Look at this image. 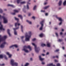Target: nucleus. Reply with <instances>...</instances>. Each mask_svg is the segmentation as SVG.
<instances>
[{
	"mask_svg": "<svg viewBox=\"0 0 66 66\" xmlns=\"http://www.w3.org/2000/svg\"><path fill=\"white\" fill-rule=\"evenodd\" d=\"M28 34L29 35H28V34L27 33H26L25 34V41H29L30 40V38L31 37V36L32 35L31 31L28 32Z\"/></svg>",
	"mask_w": 66,
	"mask_h": 66,
	"instance_id": "nucleus-1",
	"label": "nucleus"
},
{
	"mask_svg": "<svg viewBox=\"0 0 66 66\" xmlns=\"http://www.w3.org/2000/svg\"><path fill=\"white\" fill-rule=\"evenodd\" d=\"M20 26V24L18 23V22L15 23V27H16V28H13L14 30V34L15 35H17V32L15 30H17L19 29V26Z\"/></svg>",
	"mask_w": 66,
	"mask_h": 66,
	"instance_id": "nucleus-2",
	"label": "nucleus"
},
{
	"mask_svg": "<svg viewBox=\"0 0 66 66\" xmlns=\"http://www.w3.org/2000/svg\"><path fill=\"white\" fill-rule=\"evenodd\" d=\"M7 36H5L2 37V36L0 35V43L1 42H5V40Z\"/></svg>",
	"mask_w": 66,
	"mask_h": 66,
	"instance_id": "nucleus-3",
	"label": "nucleus"
},
{
	"mask_svg": "<svg viewBox=\"0 0 66 66\" xmlns=\"http://www.w3.org/2000/svg\"><path fill=\"white\" fill-rule=\"evenodd\" d=\"M32 45L34 46L35 47V51L36 52V53H38V51H39V50H38V48H37V46L34 43H32Z\"/></svg>",
	"mask_w": 66,
	"mask_h": 66,
	"instance_id": "nucleus-4",
	"label": "nucleus"
},
{
	"mask_svg": "<svg viewBox=\"0 0 66 66\" xmlns=\"http://www.w3.org/2000/svg\"><path fill=\"white\" fill-rule=\"evenodd\" d=\"M2 18H3L4 20V23H7L8 22V20L6 18L4 17V16H2Z\"/></svg>",
	"mask_w": 66,
	"mask_h": 66,
	"instance_id": "nucleus-5",
	"label": "nucleus"
},
{
	"mask_svg": "<svg viewBox=\"0 0 66 66\" xmlns=\"http://www.w3.org/2000/svg\"><path fill=\"white\" fill-rule=\"evenodd\" d=\"M44 20L42 21H41L40 23V24L41 25V26L40 28V30H43V26H44V24H43V23H44Z\"/></svg>",
	"mask_w": 66,
	"mask_h": 66,
	"instance_id": "nucleus-6",
	"label": "nucleus"
},
{
	"mask_svg": "<svg viewBox=\"0 0 66 66\" xmlns=\"http://www.w3.org/2000/svg\"><path fill=\"white\" fill-rule=\"evenodd\" d=\"M18 45H12L10 47V48H13V49H14V47L15 48H18Z\"/></svg>",
	"mask_w": 66,
	"mask_h": 66,
	"instance_id": "nucleus-7",
	"label": "nucleus"
},
{
	"mask_svg": "<svg viewBox=\"0 0 66 66\" xmlns=\"http://www.w3.org/2000/svg\"><path fill=\"white\" fill-rule=\"evenodd\" d=\"M24 48H28V49H29L30 51H31L32 50V49L31 48V47L30 45H28V46H25L24 47Z\"/></svg>",
	"mask_w": 66,
	"mask_h": 66,
	"instance_id": "nucleus-8",
	"label": "nucleus"
},
{
	"mask_svg": "<svg viewBox=\"0 0 66 66\" xmlns=\"http://www.w3.org/2000/svg\"><path fill=\"white\" fill-rule=\"evenodd\" d=\"M0 30H4L5 29L3 28V25L1 24V23L0 22Z\"/></svg>",
	"mask_w": 66,
	"mask_h": 66,
	"instance_id": "nucleus-9",
	"label": "nucleus"
},
{
	"mask_svg": "<svg viewBox=\"0 0 66 66\" xmlns=\"http://www.w3.org/2000/svg\"><path fill=\"white\" fill-rule=\"evenodd\" d=\"M6 44V42H4L1 45L0 47L2 48H4V44Z\"/></svg>",
	"mask_w": 66,
	"mask_h": 66,
	"instance_id": "nucleus-10",
	"label": "nucleus"
},
{
	"mask_svg": "<svg viewBox=\"0 0 66 66\" xmlns=\"http://www.w3.org/2000/svg\"><path fill=\"white\" fill-rule=\"evenodd\" d=\"M14 63V60L13 59H11V64L12 65H13V64Z\"/></svg>",
	"mask_w": 66,
	"mask_h": 66,
	"instance_id": "nucleus-11",
	"label": "nucleus"
},
{
	"mask_svg": "<svg viewBox=\"0 0 66 66\" xmlns=\"http://www.w3.org/2000/svg\"><path fill=\"white\" fill-rule=\"evenodd\" d=\"M6 54L7 55H8L9 57V58L11 57L12 56V55L11 54H10V53H9V52H7L6 53Z\"/></svg>",
	"mask_w": 66,
	"mask_h": 66,
	"instance_id": "nucleus-12",
	"label": "nucleus"
},
{
	"mask_svg": "<svg viewBox=\"0 0 66 66\" xmlns=\"http://www.w3.org/2000/svg\"><path fill=\"white\" fill-rule=\"evenodd\" d=\"M39 60H40L41 61H43L44 60V59L42 58L40 56H39Z\"/></svg>",
	"mask_w": 66,
	"mask_h": 66,
	"instance_id": "nucleus-13",
	"label": "nucleus"
},
{
	"mask_svg": "<svg viewBox=\"0 0 66 66\" xmlns=\"http://www.w3.org/2000/svg\"><path fill=\"white\" fill-rule=\"evenodd\" d=\"M26 48H24L23 49V50L25 52H26V53H28V52H29V51H28L27 50H26Z\"/></svg>",
	"mask_w": 66,
	"mask_h": 66,
	"instance_id": "nucleus-14",
	"label": "nucleus"
},
{
	"mask_svg": "<svg viewBox=\"0 0 66 66\" xmlns=\"http://www.w3.org/2000/svg\"><path fill=\"white\" fill-rule=\"evenodd\" d=\"M10 29H8L7 30V31L8 34L10 36H11V33H10Z\"/></svg>",
	"mask_w": 66,
	"mask_h": 66,
	"instance_id": "nucleus-15",
	"label": "nucleus"
},
{
	"mask_svg": "<svg viewBox=\"0 0 66 66\" xmlns=\"http://www.w3.org/2000/svg\"><path fill=\"white\" fill-rule=\"evenodd\" d=\"M21 39H22V42H23V43H24V40H23V38H24V36H22V37H21Z\"/></svg>",
	"mask_w": 66,
	"mask_h": 66,
	"instance_id": "nucleus-16",
	"label": "nucleus"
},
{
	"mask_svg": "<svg viewBox=\"0 0 66 66\" xmlns=\"http://www.w3.org/2000/svg\"><path fill=\"white\" fill-rule=\"evenodd\" d=\"M49 7H50V6L48 5L44 7V9L45 10H46V9H48V8H49Z\"/></svg>",
	"mask_w": 66,
	"mask_h": 66,
	"instance_id": "nucleus-17",
	"label": "nucleus"
},
{
	"mask_svg": "<svg viewBox=\"0 0 66 66\" xmlns=\"http://www.w3.org/2000/svg\"><path fill=\"white\" fill-rule=\"evenodd\" d=\"M28 4H30V3H29V2H28L27 5L26 6L27 9H29V5H28Z\"/></svg>",
	"mask_w": 66,
	"mask_h": 66,
	"instance_id": "nucleus-18",
	"label": "nucleus"
},
{
	"mask_svg": "<svg viewBox=\"0 0 66 66\" xmlns=\"http://www.w3.org/2000/svg\"><path fill=\"white\" fill-rule=\"evenodd\" d=\"M26 3V2L25 1L22 2H20V4H25Z\"/></svg>",
	"mask_w": 66,
	"mask_h": 66,
	"instance_id": "nucleus-19",
	"label": "nucleus"
},
{
	"mask_svg": "<svg viewBox=\"0 0 66 66\" xmlns=\"http://www.w3.org/2000/svg\"><path fill=\"white\" fill-rule=\"evenodd\" d=\"M48 66H55V65H53L52 63H51L50 64H49L47 65Z\"/></svg>",
	"mask_w": 66,
	"mask_h": 66,
	"instance_id": "nucleus-20",
	"label": "nucleus"
},
{
	"mask_svg": "<svg viewBox=\"0 0 66 66\" xmlns=\"http://www.w3.org/2000/svg\"><path fill=\"white\" fill-rule=\"evenodd\" d=\"M26 21L27 22H28V23H29V24H32V22H31L29 21L28 20H26Z\"/></svg>",
	"mask_w": 66,
	"mask_h": 66,
	"instance_id": "nucleus-21",
	"label": "nucleus"
},
{
	"mask_svg": "<svg viewBox=\"0 0 66 66\" xmlns=\"http://www.w3.org/2000/svg\"><path fill=\"white\" fill-rule=\"evenodd\" d=\"M18 17H20L21 19H22V20L23 18L22 16V15H18Z\"/></svg>",
	"mask_w": 66,
	"mask_h": 66,
	"instance_id": "nucleus-22",
	"label": "nucleus"
},
{
	"mask_svg": "<svg viewBox=\"0 0 66 66\" xmlns=\"http://www.w3.org/2000/svg\"><path fill=\"white\" fill-rule=\"evenodd\" d=\"M8 6H11V7H15L14 5H12L8 4Z\"/></svg>",
	"mask_w": 66,
	"mask_h": 66,
	"instance_id": "nucleus-23",
	"label": "nucleus"
},
{
	"mask_svg": "<svg viewBox=\"0 0 66 66\" xmlns=\"http://www.w3.org/2000/svg\"><path fill=\"white\" fill-rule=\"evenodd\" d=\"M47 46L48 47H50V43H47Z\"/></svg>",
	"mask_w": 66,
	"mask_h": 66,
	"instance_id": "nucleus-24",
	"label": "nucleus"
},
{
	"mask_svg": "<svg viewBox=\"0 0 66 66\" xmlns=\"http://www.w3.org/2000/svg\"><path fill=\"white\" fill-rule=\"evenodd\" d=\"M62 1H59V6H61V4H62Z\"/></svg>",
	"mask_w": 66,
	"mask_h": 66,
	"instance_id": "nucleus-25",
	"label": "nucleus"
},
{
	"mask_svg": "<svg viewBox=\"0 0 66 66\" xmlns=\"http://www.w3.org/2000/svg\"><path fill=\"white\" fill-rule=\"evenodd\" d=\"M13 65H15V66H18V63L16 62L14 63Z\"/></svg>",
	"mask_w": 66,
	"mask_h": 66,
	"instance_id": "nucleus-26",
	"label": "nucleus"
},
{
	"mask_svg": "<svg viewBox=\"0 0 66 66\" xmlns=\"http://www.w3.org/2000/svg\"><path fill=\"white\" fill-rule=\"evenodd\" d=\"M59 21H63V20H62V18H59Z\"/></svg>",
	"mask_w": 66,
	"mask_h": 66,
	"instance_id": "nucleus-27",
	"label": "nucleus"
},
{
	"mask_svg": "<svg viewBox=\"0 0 66 66\" xmlns=\"http://www.w3.org/2000/svg\"><path fill=\"white\" fill-rule=\"evenodd\" d=\"M14 12L16 13H18L19 12V11L17 10H14Z\"/></svg>",
	"mask_w": 66,
	"mask_h": 66,
	"instance_id": "nucleus-28",
	"label": "nucleus"
},
{
	"mask_svg": "<svg viewBox=\"0 0 66 66\" xmlns=\"http://www.w3.org/2000/svg\"><path fill=\"white\" fill-rule=\"evenodd\" d=\"M41 46H42V47H44V46H46V44H41Z\"/></svg>",
	"mask_w": 66,
	"mask_h": 66,
	"instance_id": "nucleus-29",
	"label": "nucleus"
},
{
	"mask_svg": "<svg viewBox=\"0 0 66 66\" xmlns=\"http://www.w3.org/2000/svg\"><path fill=\"white\" fill-rule=\"evenodd\" d=\"M14 18L15 20H17V21H18H18L19 20V19L17 18L16 17H14Z\"/></svg>",
	"mask_w": 66,
	"mask_h": 66,
	"instance_id": "nucleus-30",
	"label": "nucleus"
},
{
	"mask_svg": "<svg viewBox=\"0 0 66 66\" xmlns=\"http://www.w3.org/2000/svg\"><path fill=\"white\" fill-rule=\"evenodd\" d=\"M43 35H44L43 34H41L39 36L40 37H42L43 36Z\"/></svg>",
	"mask_w": 66,
	"mask_h": 66,
	"instance_id": "nucleus-31",
	"label": "nucleus"
},
{
	"mask_svg": "<svg viewBox=\"0 0 66 66\" xmlns=\"http://www.w3.org/2000/svg\"><path fill=\"white\" fill-rule=\"evenodd\" d=\"M64 5H66V0L63 3Z\"/></svg>",
	"mask_w": 66,
	"mask_h": 66,
	"instance_id": "nucleus-32",
	"label": "nucleus"
},
{
	"mask_svg": "<svg viewBox=\"0 0 66 66\" xmlns=\"http://www.w3.org/2000/svg\"><path fill=\"white\" fill-rule=\"evenodd\" d=\"M3 55H0V58L1 59H2V58H3Z\"/></svg>",
	"mask_w": 66,
	"mask_h": 66,
	"instance_id": "nucleus-33",
	"label": "nucleus"
},
{
	"mask_svg": "<svg viewBox=\"0 0 66 66\" xmlns=\"http://www.w3.org/2000/svg\"><path fill=\"white\" fill-rule=\"evenodd\" d=\"M36 7L37 6H34L33 8L34 10H35V9H36Z\"/></svg>",
	"mask_w": 66,
	"mask_h": 66,
	"instance_id": "nucleus-34",
	"label": "nucleus"
},
{
	"mask_svg": "<svg viewBox=\"0 0 66 66\" xmlns=\"http://www.w3.org/2000/svg\"><path fill=\"white\" fill-rule=\"evenodd\" d=\"M29 65V63H26L25 65L24 66H28V65Z\"/></svg>",
	"mask_w": 66,
	"mask_h": 66,
	"instance_id": "nucleus-35",
	"label": "nucleus"
},
{
	"mask_svg": "<svg viewBox=\"0 0 66 66\" xmlns=\"http://www.w3.org/2000/svg\"><path fill=\"white\" fill-rule=\"evenodd\" d=\"M62 41H63V39H59L58 40V41L60 42H62Z\"/></svg>",
	"mask_w": 66,
	"mask_h": 66,
	"instance_id": "nucleus-36",
	"label": "nucleus"
},
{
	"mask_svg": "<svg viewBox=\"0 0 66 66\" xmlns=\"http://www.w3.org/2000/svg\"><path fill=\"white\" fill-rule=\"evenodd\" d=\"M3 12V11H2V10L1 9H0V13H2Z\"/></svg>",
	"mask_w": 66,
	"mask_h": 66,
	"instance_id": "nucleus-37",
	"label": "nucleus"
},
{
	"mask_svg": "<svg viewBox=\"0 0 66 66\" xmlns=\"http://www.w3.org/2000/svg\"><path fill=\"white\" fill-rule=\"evenodd\" d=\"M42 65H45V62H44L42 61Z\"/></svg>",
	"mask_w": 66,
	"mask_h": 66,
	"instance_id": "nucleus-38",
	"label": "nucleus"
},
{
	"mask_svg": "<svg viewBox=\"0 0 66 66\" xmlns=\"http://www.w3.org/2000/svg\"><path fill=\"white\" fill-rule=\"evenodd\" d=\"M23 12H24V13H26V10H25V9H24V8L23 9Z\"/></svg>",
	"mask_w": 66,
	"mask_h": 66,
	"instance_id": "nucleus-39",
	"label": "nucleus"
},
{
	"mask_svg": "<svg viewBox=\"0 0 66 66\" xmlns=\"http://www.w3.org/2000/svg\"><path fill=\"white\" fill-rule=\"evenodd\" d=\"M56 65L57 66H60L61 65V64L59 63H58Z\"/></svg>",
	"mask_w": 66,
	"mask_h": 66,
	"instance_id": "nucleus-40",
	"label": "nucleus"
},
{
	"mask_svg": "<svg viewBox=\"0 0 66 66\" xmlns=\"http://www.w3.org/2000/svg\"><path fill=\"white\" fill-rule=\"evenodd\" d=\"M20 0H17V3H19V2H20Z\"/></svg>",
	"mask_w": 66,
	"mask_h": 66,
	"instance_id": "nucleus-41",
	"label": "nucleus"
},
{
	"mask_svg": "<svg viewBox=\"0 0 66 66\" xmlns=\"http://www.w3.org/2000/svg\"><path fill=\"white\" fill-rule=\"evenodd\" d=\"M21 29H23V26L21 25Z\"/></svg>",
	"mask_w": 66,
	"mask_h": 66,
	"instance_id": "nucleus-42",
	"label": "nucleus"
},
{
	"mask_svg": "<svg viewBox=\"0 0 66 66\" xmlns=\"http://www.w3.org/2000/svg\"><path fill=\"white\" fill-rule=\"evenodd\" d=\"M59 50L57 49L55 51V52H58V51H59Z\"/></svg>",
	"mask_w": 66,
	"mask_h": 66,
	"instance_id": "nucleus-43",
	"label": "nucleus"
},
{
	"mask_svg": "<svg viewBox=\"0 0 66 66\" xmlns=\"http://www.w3.org/2000/svg\"><path fill=\"white\" fill-rule=\"evenodd\" d=\"M32 40L33 42H34V41H35V40H36V39H35V38L33 39H32Z\"/></svg>",
	"mask_w": 66,
	"mask_h": 66,
	"instance_id": "nucleus-44",
	"label": "nucleus"
},
{
	"mask_svg": "<svg viewBox=\"0 0 66 66\" xmlns=\"http://www.w3.org/2000/svg\"><path fill=\"white\" fill-rule=\"evenodd\" d=\"M30 60L31 61H33V58H31L30 59Z\"/></svg>",
	"mask_w": 66,
	"mask_h": 66,
	"instance_id": "nucleus-45",
	"label": "nucleus"
},
{
	"mask_svg": "<svg viewBox=\"0 0 66 66\" xmlns=\"http://www.w3.org/2000/svg\"><path fill=\"white\" fill-rule=\"evenodd\" d=\"M62 23V21H61L60 23L59 24V25H61Z\"/></svg>",
	"mask_w": 66,
	"mask_h": 66,
	"instance_id": "nucleus-46",
	"label": "nucleus"
},
{
	"mask_svg": "<svg viewBox=\"0 0 66 66\" xmlns=\"http://www.w3.org/2000/svg\"><path fill=\"white\" fill-rule=\"evenodd\" d=\"M31 15V13H29L28 14V16H30Z\"/></svg>",
	"mask_w": 66,
	"mask_h": 66,
	"instance_id": "nucleus-47",
	"label": "nucleus"
},
{
	"mask_svg": "<svg viewBox=\"0 0 66 66\" xmlns=\"http://www.w3.org/2000/svg\"><path fill=\"white\" fill-rule=\"evenodd\" d=\"M55 34L56 35V36L57 37H58V34H57V33L56 32L55 33Z\"/></svg>",
	"mask_w": 66,
	"mask_h": 66,
	"instance_id": "nucleus-48",
	"label": "nucleus"
},
{
	"mask_svg": "<svg viewBox=\"0 0 66 66\" xmlns=\"http://www.w3.org/2000/svg\"><path fill=\"white\" fill-rule=\"evenodd\" d=\"M5 58L6 60H7V57H6V56L5 55Z\"/></svg>",
	"mask_w": 66,
	"mask_h": 66,
	"instance_id": "nucleus-49",
	"label": "nucleus"
},
{
	"mask_svg": "<svg viewBox=\"0 0 66 66\" xmlns=\"http://www.w3.org/2000/svg\"><path fill=\"white\" fill-rule=\"evenodd\" d=\"M45 16H48V13H45Z\"/></svg>",
	"mask_w": 66,
	"mask_h": 66,
	"instance_id": "nucleus-50",
	"label": "nucleus"
},
{
	"mask_svg": "<svg viewBox=\"0 0 66 66\" xmlns=\"http://www.w3.org/2000/svg\"><path fill=\"white\" fill-rule=\"evenodd\" d=\"M55 62H58V61L56 60H55Z\"/></svg>",
	"mask_w": 66,
	"mask_h": 66,
	"instance_id": "nucleus-51",
	"label": "nucleus"
},
{
	"mask_svg": "<svg viewBox=\"0 0 66 66\" xmlns=\"http://www.w3.org/2000/svg\"><path fill=\"white\" fill-rule=\"evenodd\" d=\"M32 18L33 19H35V18L34 16H33Z\"/></svg>",
	"mask_w": 66,
	"mask_h": 66,
	"instance_id": "nucleus-52",
	"label": "nucleus"
},
{
	"mask_svg": "<svg viewBox=\"0 0 66 66\" xmlns=\"http://www.w3.org/2000/svg\"><path fill=\"white\" fill-rule=\"evenodd\" d=\"M15 13H12V15H15Z\"/></svg>",
	"mask_w": 66,
	"mask_h": 66,
	"instance_id": "nucleus-53",
	"label": "nucleus"
},
{
	"mask_svg": "<svg viewBox=\"0 0 66 66\" xmlns=\"http://www.w3.org/2000/svg\"><path fill=\"white\" fill-rule=\"evenodd\" d=\"M5 65L4 64H1V66H4Z\"/></svg>",
	"mask_w": 66,
	"mask_h": 66,
	"instance_id": "nucleus-54",
	"label": "nucleus"
},
{
	"mask_svg": "<svg viewBox=\"0 0 66 66\" xmlns=\"http://www.w3.org/2000/svg\"><path fill=\"white\" fill-rule=\"evenodd\" d=\"M42 55H43V56H45V55L44 54H42Z\"/></svg>",
	"mask_w": 66,
	"mask_h": 66,
	"instance_id": "nucleus-55",
	"label": "nucleus"
},
{
	"mask_svg": "<svg viewBox=\"0 0 66 66\" xmlns=\"http://www.w3.org/2000/svg\"><path fill=\"white\" fill-rule=\"evenodd\" d=\"M56 58H57V59H58L59 58V56H56Z\"/></svg>",
	"mask_w": 66,
	"mask_h": 66,
	"instance_id": "nucleus-56",
	"label": "nucleus"
},
{
	"mask_svg": "<svg viewBox=\"0 0 66 66\" xmlns=\"http://www.w3.org/2000/svg\"><path fill=\"white\" fill-rule=\"evenodd\" d=\"M49 54V53L48 52H47V53L46 54V55H48V54Z\"/></svg>",
	"mask_w": 66,
	"mask_h": 66,
	"instance_id": "nucleus-57",
	"label": "nucleus"
},
{
	"mask_svg": "<svg viewBox=\"0 0 66 66\" xmlns=\"http://www.w3.org/2000/svg\"><path fill=\"white\" fill-rule=\"evenodd\" d=\"M62 34H63V33H62V32H61L60 33V35H62Z\"/></svg>",
	"mask_w": 66,
	"mask_h": 66,
	"instance_id": "nucleus-58",
	"label": "nucleus"
},
{
	"mask_svg": "<svg viewBox=\"0 0 66 66\" xmlns=\"http://www.w3.org/2000/svg\"><path fill=\"white\" fill-rule=\"evenodd\" d=\"M47 4V3H45L44 4V5H46V4Z\"/></svg>",
	"mask_w": 66,
	"mask_h": 66,
	"instance_id": "nucleus-59",
	"label": "nucleus"
},
{
	"mask_svg": "<svg viewBox=\"0 0 66 66\" xmlns=\"http://www.w3.org/2000/svg\"><path fill=\"white\" fill-rule=\"evenodd\" d=\"M55 30H57V28H55Z\"/></svg>",
	"mask_w": 66,
	"mask_h": 66,
	"instance_id": "nucleus-60",
	"label": "nucleus"
},
{
	"mask_svg": "<svg viewBox=\"0 0 66 66\" xmlns=\"http://www.w3.org/2000/svg\"><path fill=\"white\" fill-rule=\"evenodd\" d=\"M21 31L22 32H23V29H21Z\"/></svg>",
	"mask_w": 66,
	"mask_h": 66,
	"instance_id": "nucleus-61",
	"label": "nucleus"
},
{
	"mask_svg": "<svg viewBox=\"0 0 66 66\" xmlns=\"http://www.w3.org/2000/svg\"><path fill=\"white\" fill-rule=\"evenodd\" d=\"M1 18H2V16L1 15H0V19H1Z\"/></svg>",
	"mask_w": 66,
	"mask_h": 66,
	"instance_id": "nucleus-62",
	"label": "nucleus"
},
{
	"mask_svg": "<svg viewBox=\"0 0 66 66\" xmlns=\"http://www.w3.org/2000/svg\"><path fill=\"white\" fill-rule=\"evenodd\" d=\"M62 49H63V50H64V49H65V48H64V47H62Z\"/></svg>",
	"mask_w": 66,
	"mask_h": 66,
	"instance_id": "nucleus-63",
	"label": "nucleus"
},
{
	"mask_svg": "<svg viewBox=\"0 0 66 66\" xmlns=\"http://www.w3.org/2000/svg\"><path fill=\"white\" fill-rule=\"evenodd\" d=\"M64 56L65 57H66V55H64Z\"/></svg>",
	"mask_w": 66,
	"mask_h": 66,
	"instance_id": "nucleus-64",
	"label": "nucleus"
}]
</instances>
